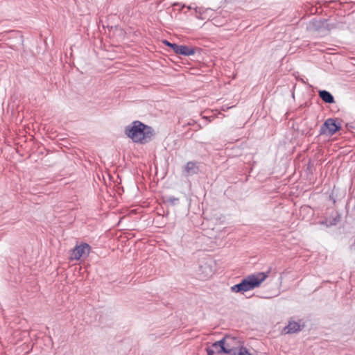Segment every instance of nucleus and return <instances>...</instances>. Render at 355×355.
<instances>
[{
	"mask_svg": "<svg viewBox=\"0 0 355 355\" xmlns=\"http://www.w3.org/2000/svg\"><path fill=\"white\" fill-rule=\"evenodd\" d=\"M91 247L86 243H82L76 245L71 251V259L79 260L81 258H86L90 252Z\"/></svg>",
	"mask_w": 355,
	"mask_h": 355,
	"instance_id": "nucleus-5",
	"label": "nucleus"
},
{
	"mask_svg": "<svg viewBox=\"0 0 355 355\" xmlns=\"http://www.w3.org/2000/svg\"><path fill=\"white\" fill-rule=\"evenodd\" d=\"M163 43L171 48L173 51L178 55H181L184 56H189L193 55L196 52L197 48L196 47H189L186 45H179L175 43H171L168 40H164Z\"/></svg>",
	"mask_w": 355,
	"mask_h": 355,
	"instance_id": "nucleus-4",
	"label": "nucleus"
},
{
	"mask_svg": "<svg viewBox=\"0 0 355 355\" xmlns=\"http://www.w3.org/2000/svg\"><path fill=\"white\" fill-rule=\"evenodd\" d=\"M206 351L207 352V355H214L215 354V351L214 349H212L211 347H207L206 349Z\"/></svg>",
	"mask_w": 355,
	"mask_h": 355,
	"instance_id": "nucleus-13",
	"label": "nucleus"
},
{
	"mask_svg": "<svg viewBox=\"0 0 355 355\" xmlns=\"http://www.w3.org/2000/svg\"><path fill=\"white\" fill-rule=\"evenodd\" d=\"M245 349V347L243 346H238V347H232L230 352H228V355H242Z\"/></svg>",
	"mask_w": 355,
	"mask_h": 355,
	"instance_id": "nucleus-11",
	"label": "nucleus"
},
{
	"mask_svg": "<svg viewBox=\"0 0 355 355\" xmlns=\"http://www.w3.org/2000/svg\"><path fill=\"white\" fill-rule=\"evenodd\" d=\"M211 347L212 349H214V351H215V352H216L218 353V350L219 349V346H218V345H217V346H215V343H214L211 345Z\"/></svg>",
	"mask_w": 355,
	"mask_h": 355,
	"instance_id": "nucleus-15",
	"label": "nucleus"
},
{
	"mask_svg": "<svg viewBox=\"0 0 355 355\" xmlns=\"http://www.w3.org/2000/svg\"><path fill=\"white\" fill-rule=\"evenodd\" d=\"M318 95L320 98L326 103H334V97L333 95L327 90H320L318 92Z\"/></svg>",
	"mask_w": 355,
	"mask_h": 355,
	"instance_id": "nucleus-8",
	"label": "nucleus"
},
{
	"mask_svg": "<svg viewBox=\"0 0 355 355\" xmlns=\"http://www.w3.org/2000/svg\"><path fill=\"white\" fill-rule=\"evenodd\" d=\"M341 216L338 213H336V216L332 218L326 219L321 222V224L325 225L327 227L336 225L340 220Z\"/></svg>",
	"mask_w": 355,
	"mask_h": 355,
	"instance_id": "nucleus-10",
	"label": "nucleus"
},
{
	"mask_svg": "<svg viewBox=\"0 0 355 355\" xmlns=\"http://www.w3.org/2000/svg\"><path fill=\"white\" fill-rule=\"evenodd\" d=\"M167 202H168L171 205H175L179 202V198H175L174 196H169L167 198Z\"/></svg>",
	"mask_w": 355,
	"mask_h": 355,
	"instance_id": "nucleus-12",
	"label": "nucleus"
},
{
	"mask_svg": "<svg viewBox=\"0 0 355 355\" xmlns=\"http://www.w3.org/2000/svg\"><path fill=\"white\" fill-rule=\"evenodd\" d=\"M180 6V3H174L173 4V7H176V6Z\"/></svg>",
	"mask_w": 355,
	"mask_h": 355,
	"instance_id": "nucleus-17",
	"label": "nucleus"
},
{
	"mask_svg": "<svg viewBox=\"0 0 355 355\" xmlns=\"http://www.w3.org/2000/svg\"><path fill=\"white\" fill-rule=\"evenodd\" d=\"M340 128L341 125L338 119L329 118L327 119L321 125L320 134L332 136Z\"/></svg>",
	"mask_w": 355,
	"mask_h": 355,
	"instance_id": "nucleus-3",
	"label": "nucleus"
},
{
	"mask_svg": "<svg viewBox=\"0 0 355 355\" xmlns=\"http://www.w3.org/2000/svg\"><path fill=\"white\" fill-rule=\"evenodd\" d=\"M153 129L139 121H133L125 128V134L135 143L146 144L153 136Z\"/></svg>",
	"mask_w": 355,
	"mask_h": 355,
	"instance_id": "nucleus-1",
	"label": "nucleus"
},
{
	"mask_svg": "<svg viewBox=\"0 0 355 355\" xmlns=\"http://www.w3.org/2000/svg\"><path fill=\"white\" fill-rule=\"evenodd\" d=\"M285 334H295L300 331V324L295 321L289 322L288 325L284 327Z\"/></svg>",
	"mask_w": 355,
	"mask_h": 355,
	"instance_id": "nucleus-7",
	"label": "nucleus"
},
{
	"mask_svg": "<svg viewBox=\"0 0 355 355\" xmlns=\"http://www.w3.org/2000/svg\"><path fill=\"white\" fill-rule=\"evenodd\" d=\"M184 172L187 175H194V174L198 173V167L196 166V162H187L185 166V168H184Z\"/></svg>",
	"mask_w": 355,
	"mask_h": 355,
	"instance_id": "nucleus-9",
	"label": "nucleus"
},
{
	"mask_svg": "<svg viewBox=\"0 0 355 355\" xmlns=\"http://www.w3.org/2000/svg\"><path fill=\"white\" fill-rule=\"evenodd\" d=\"M269 272L268 271L248 275L240 283L232 286L231 290L234 293H244L257 288L268 277Z\"/></svg>",
	"mask_w": 355,
	"mask_h": 355,
	"instance_id": "nucleus-2",
	"label": "nucleus"
},
{
	"mask_svg": "<svg viewBox=\"0 0 355 355\" xmlns=\"http://www.w3.org/2000/svg\"><path fill=\"white\" fill-rule=\"evenodd\" d=\"M234 341L235 338L225 336L221 340L215 342V346H219L218 354L224 353L227 354L231 348L233 347L232 345Z\"/></svg>",
	"mask_w": 355,
	"mask_h": 355,
	"instance_id": "nucleus-6",
	"label": "nucleus"
},
{
	"mask_svg": "<svg viewBox=\"0 0 355 355\" xmlns=\"http://www.w3.org/2000/svg\"><path fill=\"white\" fill-rule=\"evenodd\" d=\"M243 352L244 353H243L242 355H257V354L250 353L246 347H245Z\"/></svg>",
	"mask_w": 355,
	"mask_h": 355,
	"instance_id": "nucleus-14",
	"label": "nucleus"
},
{
	"mask_svg": "<svg viewBox=\"0 0 355 355\" xmlns=\"http://www.w3.org/2000/svg\"><path fill=\"white\" fill-rule=\"evenodd\" d=\"M184 6H185L184 5H182V6H181L180 10H181L182 8H184Z\"/></svg>",
	"mask_w": 355,
	"mask_h": 355,
	"instance_id": "nucleus-18",
	"label": "nucleus"
},
{
	"mask_svg": "<svg viewBox=\"0 0 355 355\" xmlns=\"http://www.w3.org/2000/svg\"><path fill=\"white\" fill-rule=\"evenodd\" d=\"M334 27L335 26L334 24H327L326 25V28H327L329 30L334 28Z\"/></svg>",
	"mask_w": 355,
	"mask_h": 355,
	"instance_id": "nucleus-16",
	"label": "nucleus"
}]
</instances>
